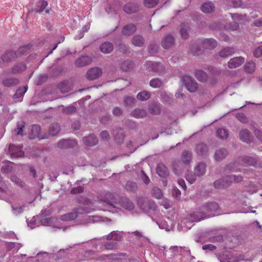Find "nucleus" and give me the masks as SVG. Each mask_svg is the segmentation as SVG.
Returning a JSON list of instances; mask_svg holds the SVG:
<instances>
[{
  "label": "nucleus",
  "mask_w": 262,
  "mask_h": 262,
  "mask_svg": "<svg viewBox=\"0 0 262 262\" xmlns=\"http://www.w3.org/2000/svg\"><path fill=\"white\" fill-rule=\"evenodd\" d=\"M99 50L104 54H109L113 51L114 45L110 41H105L100 45Z\"/></svg>",
  "instance_id": "23"
},
{
  "label": "nucleus",
  "mask_w": 262,
  "mask_h": 262,
  "mask_svg": "<svg viewBox=\"0 0 262 262\" xmlns=\"http://www.w3.org/2000/svg\"><path fill=\"white\" fill-rule=\"evenodd\" d=\"M196 175L194 173H192V172H188L186 173L185 178L191 184H193L196 181Z\"/></svg>",
  "instance_id": "62"
},
{
  "label": "nucleus",
  "mask_w": 262,
  "mask_h": 262,
  "mask_svg": "<svg viewBox=\"0 0 262 262\" xmlns=\"http://www.w3.org/2000/svg\"><path fill=\"white\" fill-rule=\"evenodd\" d=\"M103 245L105 248L108 250L117 249L118 247L117 244L114 242H106Z\"/></svg>",
  "instance_id": "59"
},
{
  "label": "nucleus",
  "mask_w": 262,
  "mask_h": 262,
  "mask_svg": "<svg viewBox=\"0 0 262 262\" xmlns=\"http://www.w3.org/2000/svg\"><path fill=\"white\" fill-rule=\"evenodd\" d=\"M125 188L128 192L135 193L138 189V186L136 182L129 181L125 184Z\"/></svg>",
  "instance_id": "33"
},
{
  "label": "nucleus",
  "mask_w": 262,
  "mask_h": 262,
  "mask_svg": "<svg viewBox=\"0 0 262 262\" xmlns=\"http://www.w3.org/2000/svg\"><path fill=\"white\" fill-rule=\"evenodd\" d=\"M22 146H15L13 144H10L9 146L8 151L10 155L14 156H18L17 154L21 151Z\"/></svg>",
  "instance_id": "39"
},
{
  "label": "nucleus",
  "mask_w": 262,
  "mask_h": 262,
  "mask_svg": "<svg viewBox=\"0 0 262 262\" xmlns=\"http://www.w3.org/2000/svg\"><path fill=\"white\" fill-rule=\"evenodd\" d=\"M17 57L16 53L14 51H10L6 52L2 56L1 60H0V67L2 66V62L3 63L8 62L12 59Z\"/></svg>",
  "instance_id": "19"
},
{
  "label": "nucleus",
  "mask_w": 262,
  "mask_h": 262,
  "mask_svg": "<svg viewBox=\"0 0 262 262\" xmlns=\"http://www.w3.org/2000/svg\"><path fill=\"white\" fill-rule=\"evenodd\" d=\"M28 89L27 85L24 86L23 87L19 88L18 89L15 93L13 95V97L15 99H18L21 98L25 93L26 92Z\"/></svg>",
  "instance_id": "44"
},
{
  "label": "nucleus",
  "mask_w": 262,
  "mask_h": 262,
  "mask_svg": "<svg viewBox=\"0 0 262 262\" xmlns=\"http://www.w3.org/2000/svg\"><path fill=\"white\" fill-rule=\"evenodd\" d=\"M136 102L135 98L131 96H127L124 98V104L126 106H131Z\"/></svg>",
  "instance_id": "64"
},
{
  "label": "nucleus",
  "mask_w": 262,
  "mask_h": 262,
  "mask_svg": "<svg viewBox=\"0 0 262 262\" xmlns=\"http://www.w3.org/2000/svg\"><path fill=\"white\" fill-rule=\"evenodd\" d=\"M102 74V69L99 67H95L87 71L85 77L89 80H94L98 79Z\"/></svg>",
  "instance_id": "6"
},
{
  "label": "nucleus",
  "mask_w": 262,
  "mask_h": 262,
  "mask_svg": "<svg viewBox=\"0 0 262 262\" xmlns=\"http://www.w3.org/2000/svg\"><path fill=\"white\" fill-rule=\"evenodd\" d=\"M196 152L201 156H205L208 152V147L204 143L199 144L196 147Z\"/></svg>",
  "instance_id": "32"
},
{
  "label": "nucleus",
  "mask_w": 262,
  "mask_h": 262,
  "mask_svg": "<svg viewBox=\"0 0 262 262\" xmlns=\"http://www.w3.org/2000/svg\"><path fill=\"white\" fill-rule=\"evenodd\" d=\"M134 63L130 60H126L120 63V68L124 71H130L134 67Z\"/></svg>",
  "instance_id": "28"
},
{
  "label": "nucleus",
  "mask_w": 262,
  "mask_h": 262,
  "mask_svg": "<svg viewBox=\"0 0 262 262\" xmlns=\"http://www.w3.org/2000/svg\"><path fill=\"white\" fill-rule=\"evenodd\" d=\"M192 159V153L190 151L185 150L183 152L182 155V160L184 163L186 164H189Z\"/></svg>",
  "instance_id": "42"
},
{
  "label": "nucleus",
  "mask_w": 262,
  "mask_h": 262,
  "mask_svg": "<svg viewBox=\"0 0 262 262\" xmlns=\"http://www.w3.org/2000/svg\"><path fill=\"white\" fill-rule=\"evenodd\" d=\"M29 138L32 139L35 138L41 139L46 138L47 137L42 135L40 126L34 124L31 127V133L29 134Z\"/></svg>",
  "instance_id": "11"
},
{
  "label": "nucleus",
  "mask_w": 262,
  "mask_h": 262,
  "mask_svg": "<svg viewBox=\"0 0 262 262\" xmlns=\"http://www.w3.org/2000/svg\"><path fill=\"white\" fill-rule=\"evenodd\" d=\"M219 208L218 204L215 202L208 203L203 206V210L206 211L207 216L214 215Z\"/></svg>",
  "instance_id": "8"
},
{
  "label": "nucleus",
  "mask_w": 262,
  "mask_h": 262,
  "mask_svg": "<svg viewBox=\"0 0 262 262\" xmlns=\"http://www.w3.org/2000/svg\"><path fill=\"white\" fill-rule=\"evenodd\" d=\"M245 62V58L242 56L231 58L228 62V67L230 69L236 68Z\"/></svg>",
  "instance_id": "14"
},
{
  "label": "nucleus",
  "mask_w": 262,
  "mask_h": 262,
  "mask_svg": "<svg viewBox=\"0 0 262 262\" xmlns=\"http://www.w3.org/2000/svg\"><path fill=\"white\" fill-rule=\"evenodd\" d=\"M92 61V59L88 56H81L77 58L75 61V64L78 67H83L90 64Z\"/></svg>",
  "instance_id": "16"
},
{
  "label": "nucleus",
  "mask_w": 262,
  "mask_h": 262,
  "mask_svg": "<svg viewBox=\"0 0 262 262\" xmlns=\"http://www.w3.org/2000/svg\"><path fill=\"white\" fill-rule=\"evenodd\" d=\"M60 130V126L58 123L54 122L52 123L49 127V134L50 136L54 137L56 136Z\"/></svg>",
  "instance_id": "30"
},
{
  "label": "nucleus",
  "mask_w": 262,
  "mask_h": 262,
  "mask_svg": "<svg viewBox=\"0 0 262 262\" xmlns=\"http://www.w3.org/2000/svg\"><path fill=\"white\" fill-rule=\"evenodd\" d=\"M230 184L233 182L239 183L243 181V177L241 176L230 175L228 176Z\"/></svg>",
  "instance_id": "61"
},
{
  "label": "nucleus",
  "mask_w": 262,
  "mask_h": 262,
  "mask_svg": "<svg viewBox=\"0 0 262 262\" xmlns=\"http://www.w3.org/2000/svg\"><path fill=\"white\" fill-rule=\"evenodd\" d=\"M158 4V0H144V5L147 8H154Z\"/></svg>",
  "instance_id": "60"
},
{
  "label": "nucleus",
  "mask_w": 262,
  "mask_h": 262,
  "mask_svg": "<svg viewBox=\"0 0 262 262\" xmlns=\"http://www.w3.org/2000/svg\"><path fill=\"white\" fill-rule=\"evenodd\" d=\"M136 26L133 24H130L123 28L122 34L125 36H130L136 32Z\"/></svg>",
  "instance_id": "27"
},
{
  "label": "nucleus",
  "mask_w": 262,
  "mask_h": 262,
  "mask_svg": "<svg viewBox=\"0 0 262 262\" xmlns=\"http://www.w3.org/2000/svg\"><path fill=\"white\" fill-rule=\"evenodd\" d=\"M2 83L4 86L8 88L12 87L19 83V80L15 77H8L2 80Z\"/></svg>",
  "instance_id": "25"
},
{
  "label": "nucleus",
  "mask_w": 262,
  "mask_h": 262,
  "mask_svg": "<svg viewBox=\"0 0 262 262\" xmlns=\"http://www.w3.org/2000/svg\"><path fill=\"white\" fill-rule=\"evenodd\" d=\"M163 81L158 78H153L149 82L150 86L156 89L161 88L163 86Z\"/></svg>",
  "instance_id": "43"
},
{
  "label": "nucleus",
  "mask_w": 262,
  "mask_h": 262,
  "mask_svg": "<svg viewBox=\"0 0 262 262\" xmlns=\"http://www.w3.org/2000/svg\"><path fill=\"white\" fill-rule=\"evenodd\" d=\"M157 174L162 178H166L169 175V171L167 168L163 163H159L156 167Z\"/></svg>",
  "instance_id": "22"
},
{
  "label": "nucleus",
  "mask_w": 262,
  "mask_h": 262,
  "mask_svg": "<svg viewBox=\"0 0 262 262\" xmlns=\"http://www.w3.org/2000/svg\"><path fill=\"white\" fill-rule=\"evenodd\" d=\"M216 135L218 138L224 139L228 137V133L225 128H219L216 131Z\"/></svg>",
  "instance_id": "47"
},
{
  "label": "nucleus",
  "mask_w": 262,
  "mask_h": 262,
  "mask_svg": "<svg viewBox=\"0 0 262 262\" xmlns=\"http://www.w3.org/2000/svg\"><path fill=\"white\" fill-rule=\"evenodd\" d=\"M139 5L134 2H129L126 4L123 8L124 11L127 14H132L139 10Z\"/></svg>",
  "instance_id": "18"
},
{
  "label": "nucleus",
  "mask_w": 262,
  "mask_h": 262,
  "mask_svg": "<svg viewBox=\"0 0 262 262\" xmlns=\"http://www.w3.org/2000/svg\"><path fill=\"white\" fill-rule=\"evenodd\" d=\"M137 205L143 212L148 213L156 209V205L154 201L147 198L139 197L137 199Z\"/></svg>",
  "instance_id": "2"
},
{
  "label": "nucleus",
  "mask_w": 262,
  "mask_h": 262,
  "mask_svg": "<svg viewBox=\"0 0 262 262\" xmlns=\"http://www.w3.org/2000/svg\"><path fill=\"white\" fill-rule=\"evenodd\" d=\"M207 216L206 213L202 211H196L193 213H190L187 218V220L190 222H199L204 219Z\"/></svg>",
  "instance_id": "10"
},
{
  "label": "nucleus",
  "mask_w": 262,
  "mask_h": 262,
  "mask_svg": "<svg viewBox=\"0 0 262 262\" xmlns=\"http://www.w3.org/2000/svg\"><path fill=\"white\" fill-rule=\"evenodd\" d=\"M76 107L74 105H71L67 107H64L62 110V112L66 115H72L76 112Z\"/></svg>",
  "instance_id": "49"
},
{
  "label": "nucleus",
  "mask_w": 262,
  "mask_h": 262,
  "mask_svg": "<svg viewBox=\"0 0 262 262\" xmlns=\"http://www.w3.org/2000/svg\"><path fill=\"white\" fill-rule=\"evenodd\" d=\"M118 195L116 194L107 193L105 195L104 202L108 208H116L117 205H120L121 207L128 210H133L135 206L133 203L126 198H121L118 201L117 198Z\"/></svg>",
  "instance_id": "1"
},
{
  "label": "nucleus",
  "mask_w": 262,
  "mask_h": 262,
  "mask_svg": "<svg viewBox=\"0 0 262 262\" xmlns=\"http://www.w3.org/2000/svg\"><path fill=\"white\" fill-rule=\"evenodd\" d=\"M189 27L187 26H181L180 29V33L182 38L186 39L189 37L188 34Z\"/></svg>",
  "instance_id": "54"
},
{
  "label": "nucleus",
  "mask_w": 262,
  "mask_h": 262,
  "mask_svg": "<svg viewBox=\"0 0 262 262\" xmlns=\"http://www.w3.org/2000/svg\"><path fill=\"white\" fill-rule=\"evenodd\" d=\"M151 94L149 92L144 91L139 93L137 95V98L141 101H146L150 97Z\"/></svg>",
  "instance_id": "45"
},
{
  "label": "nucleus",
  "mask_w": 262,
  "mask_h": 262,
  "mask_svg": "<svg viewBox=\"0 0 262 262\" xmlns=\"http://www.w3.org/2000/svg\"><path fill=\"white\" fill-rule=\"evenodd\" d=\"M119 51L123 54H129L130 53L129 48L124 43L121 42L118 46Z\"/></svg>",
  "instance_id": "53"
},
{
  "label": "nucleus",
  "mask_w": 262,
  "mask_h": 262,
  "mask_svg": "<svg viewBox=\"0 0 262 262\" xmlns=\"http://www.w3.org/2000/svg\"><path fill=\"white\" fill-rule=\"evenodd\" d=\"M255 63L253 61L247 62L245 66V70L248 73H252L255 70Z\"/></svg>",
  "instance_id": "57"
},
{
  "label": "nucleus",
  "mask_w": 262,
  "mask_h": 262,
  "mask_svg": "<svg viewBox=\"0 0 262 262\" xmlns=\"http://www.w3.org/2000/svg\"><path fill=\"white\" fill-rule=\"evenodd\" d=\"M83 143L88 146H93L98 143V140L94 135H90L88 137H85L82 139Z\"/></svg>",
  "instance_id": "20"
},
{
  "label": "nucleus",
  "mask_w": 262,
  "mask_h": 262,
  "mask_svg": "<svg viewBox=\"0 0 262 262\" xmlns=\"http://www.w3.org/2000/svg\"><path fill=\"white\" fill-rule=\"evenodd\" d=\"M26 69V66L24 63H18L15 65V66L12 68L11 73L13 74H15L17 73L22 72L23 71H25Z\"/></svg>",
  "instance_id": "41"
},
{
  "label": "nucleus",
  "mask_w": 262,
  "mask_h": 262,
  "mask_svg": "<svg viewBox=\"0 0 262 262\" xmlns=\"http://www.w3.org/2000/svg\"><path fill=\"white\" fill-rule=\"evenodd\" d=\"M195 75L197 79L201 82L206 81L208 78L207 74L203 70L196 71Z\"/></svg>",
  "instance_id": "40"
},
{
  "label": "nucleus",
  "mask_w": 262,
  "mask_h": 262,
  "mask_svg": "<svg viewBox=\"0 0 262 262\" xmlns=\"http://www.w3.org/2000/svg\"><path fill=\"white\" fill-rule=\"evenodd\" d=\"M235 50L233 47H226L222 49L219 54L222 58H226L232 55Z\"/></svg>",
  "instance_id": "31"
},
{
  "label": "nucleus",
  "mask_w": 262,
  "mask_h": 262,
  "mask_svg": "<svg viewBox=\"0 0 262 262\" xmlns=\"http://www.w3.org/2000/svg\"><path fill=\"white\" fill-rule=\"evenodd\" d=\"M25 206H18L16 205H12V209L14 214L17 215L25 210Z\"/></svg>",
  "instance_id": "50"
},
{
  "label": "nucleus",
  "mask_w": 262,
  "mask_h": 262,
  "mask_svg": "<svg viewBox=\"0 0 262 262\" xmlns=\"http://www.w3.org/2000/svg\"><path fill=\"white\" fill-rule=\"evenodd\" d=\"M68 81H63L59 83L58 84L57 87L58 89L60 90L61 93H66L68 91Z\"/></svg>",
  "instance_id": "51"
},
{
  "label": "nucleus",
  "mask_w": 262,
  "mask_h": 262,
  "mask_svg": "<svg viewBox=\"0 0 262 262\" xmlns=\"http://www.w3.org/2000/svg\"><path fill=\"white\" fill-rule=\"evenodd\" d=\"M175 43V38L171 34H167L165 35L161 42V45L164 49H168L171 48Z\"/></svg>",
  "instance_id": "9"
},
{
  "label": "nucleus",
  "mask_w": 262,
  "mask_h": 262,
  "mask_svg": "<svg viewBox=\"0 0 262 262\" xmlns=\"http://www.w3.org/2000/svg\"><path fill=\"white\" fill-rule=\"evenodd\" d=\"M214 6L211 2H206L201 6V10L205 13H210L213 11Z\"/></svg>",
  "instance_id": "35"
},
{
  "label": "nucleus",
  "mask_w": 262,
  "mask_h": 262,
  "mask_svg": "<svg viewBox=\"0 0 262 262\" xmlns=\"http://www.w3.org/2000/svg\"><path fill=\"white\" fill-rule=\"evenodd\" d=\"M12 163L10 162H8L7 164H5L2 166L1 167V171L3 173H8L12 171L13 169V167L12 166Z\"/></svg>",
  "instance_id": "52"
},
{
  "label": "nucleus",
  "mask_w": 262,
  "mask_h": 262,
  "mask_svg": "<svg viewBox=\"0 0 262 262\" xmlns=\"http://www.w3.org/2000/svg\"><path fill=\"white\" fill-rule=\"evenodd\" d=\"M182 80L188 91L191 93H193L198 90V83L192 77L188 75H185L183 77Z\"/></svg>",
  "instance_id": "4"
},
{
  "label": "nucleus",
  "mask_w": 262,
  "mask_h": 262,
  "mask_svg": "<svg viewBox=\"0 0 262 262\" xmlns=\"http://www.w3.org/2000/svg\"><path fill=\"white\" fill-rule=\"evenodd\" d=\"M133 44L137 47H141L144 45V39L143 36L139 35H135L132 38Z\"/></svg>",
  "instance_id": "36"
},
{
  "label": "nucleus",
  "mask_w": 262,
  "mask_h": 262,
  "mask_svg": "<svg viewBox=\"0 0 262 262\" xmlns=\"http://www.w3.org/2000/svg\"><path fill=\"white\" fill-rule=\"evenodd\" d=\"M258 159L256 157L250 156H242L237 159L236 162L241 165L247 166H255L257 163Z\"/></svg>",
  "instance_id": "5"
},
{
  "label": "nucleus",
  "mask_w": 262,
  "mask_h": 262,
  "mask_svg": "<svg viewBox=\"0 0 262 262\" xmlns=\"http://www.w3.org/2000/svg\"><path fill=\"white\" fill-rule=\"evenodd\" d=\"M77 144L74 140L61 139L57 143V147L62 148H70L75 147Z\"/></svg>",
  "instance_id": "12"
},
{
  "label": "nucleus",
  "mask_w": 262,
  "mask_h": 262,
  "mask_svg": "<svg viewBox=\"0 0 262 262\" xmlns=\"http://www.w3.org/2000/svg\"><path fill=\"white\" fill-rule=\"evenodd\" d=\"M226 29L230 30L232 31L237 30L239 28V25L238 23L233 21L225 26Z\"/></svg>",
  "instance_id": "63"
},
{
  "label": "nucleus",
  "mask_w": 262,
  "mask_h": 262,
  "mask_svg": "<svg viewBox=\"0 0 262 262\" xmlns=\"http://www.w3.org/2000/svg\"><path fill=\"white\" fill-rule=\"evenodd\" d=\"M159 46L157 43H155V42H151L150 43L148 47V51L150 54H154L156 53L157 52Z\"/></svg>",
  "instance_id": "58"
},
{
  "label": "nucleus",
  "mask_w": 262,
  "mask_h": 262,
  "mask_svg": "<svg viewBox=\"0 0 262 262\" xmlns=\"http://www.w3.org/2000/svg\"><path fill=\"white\" fill-rule=\"evenodd\" d=\"M146 66L149 71L157 73L159 75L164 74L166 71V67L158 62L147 61L146 62Z\"/></svg>",
  "instance_id": "3"
},
{
  "label": "nucleus",
  "mask_w": 262,
  "mask_h": 262,
  "mask_svg": "<svg viewBox=\"0 0 262 262\" xmlns=\"http://www.w3.org/2000/svg\"><path fill=\"white\" fill-rule=\"evenodd\" d=\"M113 134L117 143L120 144L123 142L125 138V134L123 128L121 127L116 128L113 130Z\"/></svg>",
  "instance_id": "13"
},
{
  "label": "nucleus",
  "mask_w": 262,
  "mask_h": 262,
  "mask_svg": "<svg viewBox=\"0 0 262 262\" xmlns=\"http://www.w3.org/2000/svg\"><path fill=\"white\" fill-rule=\"evenodd\" d=\"M239 139L243 142L250 144L253 141V137L250 130L243 129L239 132Z\"/></svg>",
  "instance_id": "7"
},
{
  "label": "nucleus",
  "mask_w": 262,
  "mask_h": 262,
  "mask_svg": "<svg viewBox=\"0 0 262 262\" xmlns=\"http://www.w3.org/2000/svg\"><path fill=\"white\" fill-rule=\"evenodd\" d=\"M130 115L136 118H143L146 117L147 112L145 109L136 108L130 113Z\"/></svg>",
  "instance_id": "26"
},
{
  "label": "nucleus",
  "mask_w": 262,
  "mask_h": 262,
  "mask_svg": "<svg viewBox=\"0 0 262 262\" xmlns=\"http://www.w3.org/2000/svg\"><path fill=\"white\" fill-rule=\"evenodd\" d=\"M202 44L204 49L209 50L214 49L217 45L216 41L213 38L205 39Z\"/></svg>",
  "instance_id": "21"
},
{
  "label": "nucleus",
  "mask_w": 262,
  "mask_h": 262,
  "mask_svg": "<svg viewBox=\"0 0 262 262\" xmlns=\"http://www.w3.org/2000/svg\"><path fill=\"white\" fill-rule=\"evenodd\" d=\"M24 127V125L23 122H21L20 123H17V127L14 129L13 131V134L15 135H20L23 136V128Z\"/></svg>",
  "instance_id": "56"
},
{
  "label": "nucleus",
  "mask_w": 262,
  "mask_h": 262,
  "mask_svg": "<svg viewBox=\"0 0 262 262\" xmlns=\"http://www.w3.org/2000/svg\"><path fill=\"white\" fill-rule=\"evenodd\" d=\"M121 233H118L117 231H112L106 236V239L108 241L114 240L116 241H121L122 240Z\"/></svg>",
  "instance_id": "37"
},
{
  "label": "nucleus",
  "mask_w": 262,
  "mask_h": 262,
  "mask_svg": "<svg viewBox=\"0 0 262 262\" xmlns=\"http://www.w3.org/2000/svg\"><path fill=\"white\" fill-rule=\"evenodd\" d=\"M47 6V2L43 0L39 1L37 3L35 8L31 11H34L36 13H40L44 10Z\"/></svg>",
  "instance_id": "34"
},
{
  "label": "nucleus",
  "mask_w": 262,
  "mask_h": 262,
  "mask_svg": "<svg viewBox=\"0 0 262 262\" xmlns=\"http://www.w3.org/2000/svg\"><path fill=\"white\" fill-rule=\"evenodd\" d=\"M213 184L215 188L219 189L227 187L231 185L228 176L216 180Z\"/></svg>",
  "instance_id": "17"
},
{
  "label": "nucleus",
  "mask_w": 262,
  "mask_h": 262,
  "mask_svg": "<svg viewBox=\"0 0 262 262\" xmlns=\"http://www.w3.org/2000/svg\"><path fill=\"white\" fill-rule=\"evenodd\" d=\"M78 216V213L76 211H74L69 213L65 214L61 216L62 221L73 220Z\"/></svg>",
  "instance_id": "46"
},
{
  "label": "nucleus",
  "mask_w": 262,
  "mask_h": 262,
  "mask_svg": "<svg viewBox=\"0 0 262 262\" xmlns=\"http://www.w3.org/2000/svg\"><path fill=\"white\" fill-rule=\"evenodd\" d=\"M160 97L163 102L171 104L172 102V95L171 94H168L165 92H161Z\"/></svg>",
  "instance_id": "38"
},
{
  "label": "nucleus",
  "mask_w": 262,
  "mask_h": 262,
  "mask_svg": "<svg viewBox=\"0 0 262 262\" xmlns=\"http://www.w3.org/2000/svg\"><path fill=\"white\" fill-rule=\"evenodd\" d=\"M148 110L152 115H159L161 113L160 104L156 101L151 102L148 105Z\"/></svg>",
  "instance_id": "24"
},
{
  "label": "nucleus",
  "mask_w": 262,
  "mask_h": 262,
  "mask_svg": "<svg viewBox=\"0 0 262 262\" xmlns=\"http://www.w3.org/2000/svg\"><path fill=\"white\" fill-rule=\"evenodd\" d=\"M10 180L15 184L20 187H24L25 186V183L20 178L15 175L11 176L10 177Z\"/></svg>",
  "instance_id": "48"
},
{
  "label": "nucleus",
  "mask_w": 262,
  "mask_h": 262,
  "mask_svg": "<svg viewBox=\"0 0 262 262\" xmlns=\"http://www.w3.org/2000/svg\"><path fill=\"white\" fill-rule=\"evenodd\" d=\"M206 171V165L203 162L199 163L194 168V173L199 176L204 175Z\"/></svg>",
  "instance_id": "29"
},
{
  "label": "nucleus",
  "mask_w": 262,
  "mask_h": 262,
  "mask_svg": "<svg viewBox=\"0 0 262 262\" xmlns=\"http://www.w3.org/2000/svg\"><path fill=\"white\" fill-rule=\"evenodd\" d=\"M228 151L225 148H221L217 150L214 152V158L216 161L220 162L226 158L228 155Z\"/></svg>",
  "instance_id": "15"
},
{
  "label": "nucleus",
  "mask_w": 262,
  "mask_h": 262,
  "mask_svg": "<svg viewBox=\"0 0 262 262\" xmlns=\"http://www.w3.org/2000/svg\"><path fill=\"white\" fill-rule=\"evenodd\" d=\"M152 195L156 199H160L162 196V193L160 188L157 187H154L151 190Z\"/></svg>",
  "instance_id": "55"
}]
</instances>
